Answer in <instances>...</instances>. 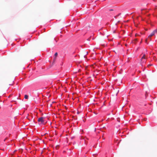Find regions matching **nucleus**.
I'll return each mask as SVG.
<instances>
[{
	"instance_id": "nucleus-8",
	"label": "nucleus",
	"mask_w": 157,
	"mask_h": 157,
	"mask_svg": "<svg viewBox=\"0 0 157 157\" xmlns=\"http://www.w3.org/2000/svg\"><path fill=\"white\" fill-rule=\"evenodd\" d=\"M113 9H110V10H109L110 11H113Z\"/></svg>"
},
{
	"instance_id": "nucleus-5",
	"label": "nucleus",
	"mask_w": 157,
	"mask_h": 157,
	"mask_svg": "<svg viewBox=\"0 0 157 157\" xmlns=\"http://www.w3.org/2000/svg\"><path fill=\"white\" fill-rule=\"evenodd\" d=\"M153 31L154 32L155 34H157V28L156 29L154 30Z\"/></svg>"
},
{
	"instance_id": "nucleus-3",
	"label": "nucleus",
	"mask_w": 157,
	"mask_h": 157,
	"mask_svg": "<svg viewBox=\"0 0 157 157\" xmlns=\"http://www.w3.org/2000/svg\"><path fill=\"white\" fill-rule=\"evenodd\" d=\"M155 34V33L153 31L151 33V34L149 35L148 36V38H150L152 36H153Z\"/></svg>"
},
{
	"instance_id": "nucleus-4",
	"label": "nucleus",
	"mask_w": 157,
	"mask_h": 157,
	"mask_svg": "<svg viewBox=\"0 0 157 157\" xmlns=\"http://www.w3.org/2000/svg\"><path fill=\"white\" fill-rule=\"evenodd\" d=\"M24 98H25V99H28V98H29V96L28 95H25V97H24Z\"/></svg>"
},
{
	"instance_id": "nucleus-7",
	"label": "nucleus",
	"mask_w": 157,
	"mask_h": 157,
	"mask_svg": "<svg viewBox=\"0 0 157 157\" xmlns=\"http://www.w3.org/2000/svg\"><path fill=\"white\" fill-rule=\"evenodd\" d=\"M80 113V112L78 111L77 112V114H79V113Z\"/></svg>"
},
{
	"instance_id": "nucleus-6",
	"label": "nucleus",
	"mask_w": 157,
	"mask_h": 157,
	"mask_svg": "<svg viewBox=\"0 0 157 157\" xmlns=\"http://www.w3.org/2000/svg\"><path fill=\"white\" fill-rule=\"evenodd\" d=\"M56 57L58 55V53L57 52H56L55 55H54Z\"/></svg>"
},
{
	"instance_id": "nucleus-2",
	"label": "nucleus",
	"mask_w": 157,
	"mask_h": 157,
	"mask_svg": "<svg viewBox=\"0 0 157 157\" xmlns=\"http://www.w3.org/2000/svg\"><path fill=\"white\" fill-rule=\"evenodd\" d=\"M143 59H144V60L143 61V62L145 63L146 62V61L145 60V54L142 57L141 60L142 61Z\"/></svg>"
},
{
	"instance_id": "nucleus-1",
	"label": "nucleus",
	"mask_w": 157,
	"mask_h": 157,
	"mask_svg": "<svg viewBox=\"0 0 157 157\" xmlns=\"http://www.w3.org/2000/svg\"><path fill=\"white\" fill-rule=\"evenodd\" d=\"M44 118H45L43 117H40L38 118V121L39 125H40L42 124H44L45 121L44 120Z\"/></svg>"
}]
</instances>
